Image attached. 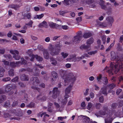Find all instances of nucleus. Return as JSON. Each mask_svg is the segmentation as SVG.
I'll return each instance as SVG.
<instances>
[{
	"mask_svg": "<svg viewBox=\"0 0 123 123\" xmlns=\"http://www.w3.org/2000/svg\"><path fill=\"white\" fill-rule=\"evenodd\" d=\"M96 26L97 27H102L103 26V24L102 23H98V24H96Z\"/></svg>",
	"mask_w": 123,
	"mask_h": 123,
	"instance_id": "nucleus-62",
	"label": "nucleus"
},
{
	"mask_svg": "<svg viewBox=\"0 0 123 123\" xmlns=\"http://www.w3.org/2000/svg\"><path fill=\"white\" fill-rule=\"evenodd\" d=\"M13 85L9 84L6 85L5 87V91L6 92H9L12 88Z\"/></svg>",
	"mask_w": 123,
	"mask_h": 123,
	"instance_id": "nucleus-8",
	"label": "nucleus"
},
{
	"mask_svg": "<svg viewBox=\"0 0 123 123\" xmlns=\"http://www.w3.org/2000/svg\"><path fill=\"white\" fill-rule=\"evenodd\" d=\"M82 32L81 31H79L76 33V36L82 38Z\"/></svg>",
	"mask_w": 123,
	"mask_h": 123,
	"instance_id": "nucleus-42",
	"label": "nucleus"
},
{
	"mask_svg": "<svg viewBox=\"0 0 123 123\" xmlns=\"http://www.w3.org/2000/svg\"><path fill=\"white\" fill-rule=\"evenodd\" d=\"M92 36V34L90 32H86L84 33L83 35V37L84 38H89Z\"/></svg>",
	"mask_w": 123,
	"mask_h": 123,
	"instance_id": "nucleus-19",
	"label": "nucleus"
},
{
	"mask_svg": "<svg viewBox=\"0 0 123 123\" xmlns=\"http://www.w3.org/2000/svg\"><path fill=\"white\" fill-rule=\"evenodd\" d=\"M100 115H105L106 112L104 111L100 110L99 111Z\"/></svg>",
	"mask_w": 123,
	"mask_h": 123,
	"instance_id": "nucleus-51",
	"label": "nucleus"
},
{
	"mask_svg": "<svg viewBox=\"0 0 123 123\" xmlns=\"http://www.w3.org/2000/svg\"><path fill=\"white\" fill-rule=\"evenodd\" d=\"M71 91V88L70 87H69L67 88L65 90V95H68V94Z\"/></svg>",
	"mask_w": 123,
	"mask_h": 123,
	"instance_id": "nucleus-33",
	"label": "nucleus"
},
{
	"mask_svg": "<svg viewBox=\"0 0 123 123\" xmlns=\"http://www.w3.org/2000/svg\"><path fill=\"white\" fill-rule=\"evenodd\" d=\"M11 80V78L9 77H6L3 78L2 80L3 81L7 82L10 81Z\"/></svg>",
	"mask_w": 123,
	"mask_h": 123,
	"instance_id": "nucleus-47",
	"label": "nucleus"
},
{
	"mask_svg": "<svg viewBox=\"0 0 123 123\" xmlns=\"http://www.w3.org/2000/svg\"><path fill=\"white\" fill-rule=\"evenodd\" d=\"M60 46L58 44L56 45L55 48H52L51 49L50 54L52 56L58 55L59 54L60 50Z\"/></svg>",
	"mask_w": 123,
	"mask_h": 123,
	"instance_id": "nucleus-3",
	"label": "nucleus"
},
{
	"mask_svg": "<svg viewBox=\"0 0 123 123\" xmlns=\"http://www.w3.org/2000/svg\"><path fill=\"white\" fill-rule=\"evenodd\" d=\"M20 78L22 80H29V78L27 75L25 74H23L20 75Z\"/></svg>",
	"mask_w": 123,
	"mask_h": 123,
	"instance_id": "nucleus-12",
	"label": "nucleus"
},
{
	"mask_svg": "<svg viewBox=\"0 0 123 123\" xmlns=\"http://www.w3.org/2000/svg\"><path fill=\"white\" fill-rule=\"evenodd\" d=\"M30 80L31 81H33L34 85H36L37 84L38 85L40 83L39 80L37 77H32L31 78Z\"/></svg>",
	"mask_w": 123,
	"mask_h": 123,
	"instance_id": "nucleus-7",
	"label": "nucleus"
},
{
	"mask_svg": "<svg viewBox=\"0 0 123 123\" xmlns=\"http://www.w3.org/2000/svg\"><path fill=\"white\" fill-rule=\"evenodd\" d=\"M102 78L105 80L103 82V84L105 85L107 84L108 83V79L107 77H103Z\"/></svg>",
	"mask_w": 123,
	"mask_h": 123,
	"instance_id": "nucleus-38",
	"label": "nucleus"
},
{
	"mask_svg": "<svg viewBox=\"0 0 123 123\" xmlns=\"http://www.w3.org/2000/svg\"><path fill=\"white\" fill-rule=\"evenodd\" d=\"M23 16L25 17H26L28 19H30L31 18V14L30 13H25L24 14Z\"/></svg>",
	"mask_w": 123,
	"mask_h": 123,
	"instance_id": "nucleus-26",
	"label": "nucleus"
},
{
	"mask_svg": "<svg viewBox=\"0 0 123 123\" xmlns=\"http://www.w3.org/2000/svg\"><path fill=\"white\" fill-rule=\"evenodd\" d=\"M116 86L115 84L114 83H112L109 85V87L110 88V90L112 89L113 88L115 87Z\"/></svg>",
	"mask_w": 123,
	"mask_h": 123,
	"instance_id": "nucleus-37",
	"label": "nucleus"
},
{
	"mask_svg": "<svg viewBox=\"0 0 123 123\" xmlns=\"http://www.w3.org/2000/svg\"><path fill=\"white\" fill-rule=\"evenodd\" d=\"M117 50L119 51H122L123 50V49L122 47V46H121L120 43L117 44Z\"/></svg>",
	"mask_w": 123,
	"mask_h": 123,
	"instance_id": "nucleus-30",
	"label": "nucleus"
},
{
	"mask_svg": "<svg viewBox=\"0 0 123 123\" xmlns=\"http://www.w3.org/2000/svg\"><path fill=\"white\" fill-rule=\"evenodd\" d=\"M33 22L31 20H30L28 24H26V25H28L31 27H32V24L33 23Z\"/></svg>",
	"mask_w": 123,
	"mask_h": 123,
	"instance_id": "nucleus-58",
	"label": "nucleus"
},
{
	"mask_svg": "<svg viewBox=\"0 0 123 123\" xmlns=\"http://www.w3.org/2000/svg\"><path fill=\"white\" fill-rule=\"evenodd\" d=\"M76 19L77 22H80L82 20V17H78L76 18Z\"/></svg>",
	"mask_w": 123,
	"mask_h": 123,
	"instance_id": "nucleus-59",
	"label": "nucleus"
},
{
	"mask_svg": "<svg viewBox=\"0 0 123 123\" xmlns=\"http://www.w3.org/2000/svg\"><path fill=\"white\" fill-rule=\"evenodd\" d=\"M104 97L103 96H101L99 98V101L100 103H102L104 101Z\"/></svg>",
	"mask_w": 123,
	"mask_h": 123,
	"instance_id": "nucleus-55",
	"label": "nucleus"
},
{
	"mask_svg": "<svg viewBox=\"0 0 123 123\" xmlns=\"http://www.w3.org/2000/svg\"><path fill=\"white\" fill-rule=\"evenodd\" d=\"M44 57L45 59H48L49 58V54L47 50H44L43 51Z\"/></svg>",
	"mask_w": 123,
	"mask_h": 123,
	"instance_id": "nucleus-16",
	"label": "nucleus"
},
{
	"mask_svg": "<svg viewBox=\"0 0 123 123\" xmlns=\"http://www.w3.org/2000/svg\"><path fill=\"white\" fill-rule=\"evenodd\" d=\"M10 65L13 68H15L16 66L15 63L14 62H11L10 63Z\"/></svg>",
	"mask_w": 123,
	"mask_h": 123,
	"instance_id": "nucleus-46",
	"label": "nucleus"
},
{
	"mask_svg": "<svg viewBox=\"0 0 123 123\" xmlns=\"http://www.w3.org/2000/svg\"><path fill=\"white\" fill-rule=\"evenodd\" d=\"M59 72L65 83H68L70 82L73 83L76 80V77L72 74H70L67 75V71L62 69L59 70Z\"/></svg>",
	"mask_w": 123,
	"mask_h": 123,
	"instance_id": "nucleus-2",
	"label": "nucleus"
},
{
	"mask_svg": "<svg viewBox=\"0 0 123 123\" xmlns=\"http://www.w3.org/2000/svg\"><path fill=\"white\" fill-rule=\"evenodd\" d=\"M3 56L6 58V60L11 59L12 57L11 55L10 54H4Z\"/></svg>",
	"mask_w": 123,
	"mask_h": 123,
	"instance_id": "nucleus-32",
	"label": "nucleus"
},
{
	"mask_svg": "<svg viewBox=\"0 0 123 123\" xmlns=\"http://www.w3.org/2000/svg\"><path fill=\"white\" fill-rule=\"evenodd\" d=\"M30 71L31 74L35 76H38L39 74V70L36 68H34L32 69H30Z\"/></svg>",
	"mask_w": 123,
	"mask_h": 123,
	"instance_id": "nucleus-6",
	"label": "nucleus"
},
{
	"mask_svg": "<svg viewBox=\"0 0 123 123\" xmlns=\"http://www.w3.org/2000/svg\"><path fill=\"white\" fill-rule=\"evenodd\" d=\"M18 76H16L12 79V81L14 82H18Z\"/></svg>",
	"mask_w": 123,
	"mask_h": 123,
	"instance_id": "nucleus-41",
	"label": "nucleus"
},
{
	"mask_svg": "<svg viewBox=\"0 0 123 123\" xmlns=\"http://www.w3.org/2000/svg\"><path fill=\"white\" fill-rule=\"evenodd\" d=\"M46 113L45 112H43L41 114H40V117H43V115H44V117H43V121L45 122V119L46 118V117L47 116L48 117H49V115L48 114H46Z\"/></svg>",
	"mask_w": 123,
	"mask_h": 123,
	"instance_id": "nucleus-29",
	"label": "nucleus"
},
{
	"mask_svg": "<svg viewBox=\"0 0 123 123\" xmlns=\"http://www.w3.org/2000/svg\"><path fill=\"white\" fill-rule=\"evenodd\" d=\"M10 76H13L14 74V70L12 69H11L8 72Z\"/></svg>",
	"mask_w": 123,
	"mask_h": 123,
	"instance_id": "nucleus-35",
	"label": "nucleus"
},
{
	"mask_svg": "<svg viewBox=\"0 0 123 123\" xmlns=\"http://www.w3.org/2000/svg\"><path fill=\"white\" fill-rule=\"evenodd\" d=\"M5 50L4 49H0V54H4L5 52Z\"/></svg>",
	"mask_w": 123,
	"mask_h": 123,
	"instance_id": "nucleus-56",
	"label": "nucleus"
},
{
	"mask_svg": "<svg viewBox=\"0 0 123 123\" xmlns=\"http://www.w3.org/2000/svg\"><path fill=\"white\" fill-rule=\"evenodd\" d=\"M29 56L30 57H31V58L30 59V60L31 61H32L33 60L34 58H35V55H34L33 54H29Z\"/></svg>",
	"mask_w": 123,
	"mask_h": 123,
	"instance_id": "nucleus-45",
	"label": "nucleus"
},
{
	"mask_svg": "<svg viewBox=\"0 0 123 123\" xmlns=\"http://www.w3.org/2000/svg\"><path fill=\"white\" fill-rule=\"evenodd\" d=\"M51 74L53 78H56L58 77V75L56 72H52Z\"/></svg>",
	"mask_w": 123,
	"mask_h": 123,
	"instance_id": "nucleus-36",
	"label": "nucleus"
},
{
	"mask_svg": "<svg viewBox=\"0 0 123 123\" xmlns=\"http://www.w3.org/2000/svg\"><path fill=\"white\" fill-rule=\"evenodd\" d=\"M94 41L92 37H91L87 41L86 44L89 45H90L93 43Z\"/></svg>",
	"mask_w": 123,
	"mask_h": 123,
	"instance_id": "nucleus-23",
	"label": "nucleus"
},
{
	"mask_svg": "<svg viewBox=\"0 0 123 123\" xmlns=\"http://www.w3.org/2000/svg\"><path fill=\"white\" fill-rule=\"evenodd\" d=\"M68 12H65L64 11H59L60 14L62 16H64L65 14Z\"/></svg>",
	"mask_w": 123,
	"mask_h": 123,
	"instance_id": "nucleus-50",
	"label": "nucleus"
},
{
	"mask_svg": "<svg viewBox=\"0 0 123 123\" xmlns=\"http://www.w3.org/2000/svg\"><path fill=\"white\" fill-rule=\"evenodd\" d=\"M60 93V91L58 89L57 87H54L52 92H50V95H51L52 97L54 99H55L59 96Z\"/></svg>",
	"mask_w": 123,
	"mask_h": 123,
	"instance_id": "nucleus-4",
	"label": "nucleus"
},
{
	"mask_svg": "<svg viewBox=\"0 0 123 123\" xmlns=\"http://www.w3.org/2000/svg\"><path fill=\"white\" fill-rule=\"evenodd\" d=\"M61 55L63 57V58H65L68 55V54L67 53H64L63 52L61 53Z\"/></svg>",
	"mask_w": 123,
	"mask_h": 123,
	"instance_id": "nucleus-48",
	"label": "nucleus"
},
{
	"mask_svg": "<svg viewBox=\"0 0 123 123\" xmlns=\"http://www.w3.org/2000/svg\"><path fill=\"white\" fill-rule=\"evenodd\" d=\"M111 60L113 61L115 59L117 61L116 64L115 65H111V66L110 69L111 71L110 72V74L113 75V73H112V71H114L115 73H117L120 70V68H122L123 63L122 62L123 61V58L122 57L119 58V57L117 56L116 57V54L114 52H112L111 54Z\"/></svg>",
	"mask_w": 123,
	"mask_h": 123,
	"instance_id": "nucleus-1",
	"label": "nucleus"
},
{
	"mask_svg": "<svg viewBox=\"0 0 123 123\" xmlns=\"http://www.w3.org/2000/svg\"><path fill=\"white\" fill-rule=\"evenodd\" d=\"M21 60H22V64H25L26 62L25 60L23 58H21Z\"/></svg>",
	"mask_w": 123,
	"mask_h": 123,
	"instance_id": "nucleus-60",
	"label": "nucleus"
},
{
	"mask_svg": "<svg viewBox=\"0 0 123 123\" xmlns=\"http://www.w3.org/2000/svg\"><path fill=\"white\" fill-rule=\"evenodd\" d=\"M113 120L112 118L111 117H109L105 119V123H111Z\"/></svg>",
	"mask_w": 123,
	"mask_h": 123,
	"instance_id": "nucleus-22",
	"label": "nucleus"
},
{
	"mask_svg": "<svg viewBox=\"0 0 123 123\" xmlns=\"http://www.w3.org/2000/svg\"><path fill=\"white\" fill-rule=\"evenodd\" d=\"M93 2V0H86V3L87 4L90 5L92 4Z\"/></svg>",
	"mask_w": 123,
	"mask_h": 123,
	"instance_id": "nucleus-43",
	"label": "nucleus"
},
{
	"mask_svg": "<svg viewBox=\"0 0 123 123\" xmlns=\"http://www.w3.org/2000/svg\"><path fill=\"white\" fill-rule=\"evenodd\" d=\"M50 62L51 64L55 66V65L57 63V62L55 59L54 58L52 57L50 58Z\"/></svg>",
	"mask_w": 123,
	"mask_h": 123,
	"instance_id": "nucleus-20",
	"label": "nucleus"
},
{
	"mask_svg": "<svg viewBox=\"0 0 123 123\" xmlns=\"http://www.w3.org/2000/svg\"><path fill=\"white\" fill-rule=\"evenodd\" d=\"M101 39H102L103 42V43L105 44V39H106V37H105V36H102L101 37Z\"/></svg>",
	"mask_w": 123,
	"mask_h": 123,
	"instance_id": "nucleus-57",
	"label": "nucleus"
},
{
	"mask_svg": "<svg viewBox=\"0 0 123 123\" xmlns=\"http://www.w3.org/2000/svg\"><path fill=\"white\" fill-rule=\"evenodd\" d=\"M68 27L66 25L62 26V28L64 30H67L68 28Z\"/></svg>",
	"mask_w": 123,
	"mask_h": 123,
	"instance_id": "nucleus-64",
	"label": "nucleus"
},
{
	"mask_svg": "<svg viewBox=\"0 0 123 123\" xmlns=\"http://www.w3.org/2000/svg\"><path fill=\"white\" fill-rule=\"evenodd\" d=\"M118 80L119 82L118 83V84L119 83V82H123V77L122 76H119L118 78Z\"/></svg>",
	"mask_w": 123,
	"mask_h": 123,
	"instance_id": "nucleus-54",
	"label": "nucleus"
},
{
	"mask_svg": "<svg viewBox=\"0 0 123 123\" xmlns=\"http://www.w3.org/2000/svg\"><path fill=\"white\" fill-rule=\"evenodd\" d=\"M100 93L101 94H104L107 95L108 93L107 92V89L105 87H102L100 91Z\"/></svg>",
	"mask_w": 123,
	"mask_h": 123,
	"instance_id": "nucleus-10",
	"label": "nucleus"
},
{
	"mask_svg": "<svg viewBox=\"0 0 123 123\" xmlns=\"http://www.w3.org/2000/svg\"><path fill=\"white\" fill-rule=\"evenodd\" d=\"M101 106V104L99 103H97L95 105V107L97 109H99L100 108Z\"/></svg>",
	"mask_w": 123,
	"mask_h": 123,
	"instance_id": "nucleus-53",
	"label": "nucleus"
},
{
	"mask_svg": "<svg viewBox=\"0 0 123 123\" xmlns=\"http://www.w3.org/2000/svg\"><path fill=\"white\" fill-rule=\"evenodd\" d=\"M93 104L92 103H89L88 104V105L87 106V109L89 110H90Z\"/></svg>",
	"mask_w": 123,
	"mask_h": 123,
	"instance_id": "nucleus-40",
	"label": "nucleus"
},
{
	"mask_svg": "<svg viewBox=\"0 0 123 123\" xmlns=\"http://www.w3.org/2000/svg\"><path fill=\"white\" fill-rule=\"evenodd\" d=\"M80 117H85L83 119L84 123H89L90 121L89 118L86 116L81 115L79 116Z\"/></svg>",
	"mask_w": 123,
	"mask_h": 123,
	"instance_id": "nucleus-9",
	"label": "nucleus"
},
{
	"mask_svg": "<svg viewBox=\"0 0 123 123\" xmlns=\"http://www.w3.org/2000/svg\"><path fill=\"white\" fill-rule=\"evenodd\" d=\"M10 120L15 119L18 120H19L20 118L19 117H11L10 118Z\"/></svg>",
	"mask_w": 123,
	"mask_h": 123,
	"instance_id": "nucleus-61",
	"label": "nucleus"
},
{
	"mask_svg": "<svg viewBox=\"0 0 123 123\" xmlns=\"http://www.w3.org/2000/svg\"><path fill=\"white\" fill-rule=\"evenodd\" d=\"M5 71L4 69L0 66V77H2L4 75V73Z\"/></svg>",
	"mask_w": 123,
	"mask_h": 123,
	"instance_id": "nucleus-27",
	"label": "nucleus"
},
{
	"mask_svg": "<svg viewBox=\"0 0 123 123\" xmlns=\"http://www.w3.org/2000/svg\"><path fill=\"white\" fill-rule=\"evenodd\" d=\"M81 39V38L76 36L74 37V38L73 39L72 41L73 42H76L78 41H80Z\"/></svg>",
	"mask_w": 123,
	"mask_h": 123,
	"instance_id": "nucleus-21",
	"label": "nucleus"
},
{
	"mask_svg": "<svg viewBox=\"0 0 123 123\" xmlns=\"http://www.w3.org/2000/svg\"><path fill=\"white\" fill-rule=\"evenodd\" d=\"M35 105V104L33 102H31L29 105H27V107L32 108L34 107Z\"/></svg>",
	"mask_w": 123,
	"mask_h": 123,
	"instance_id": "nucleus-49",
	"label": "nucleus"
},
{
	"mask_svg": "<svg viewBox=\"0 0 123 123\" xmlns=\"http://www.w3.org/2000/svg\"><path fill=\"white\" fill-rule=\"evenodd\" d=\"M90 46V45H86L85 44H83L80 47V48L81 49H87L89 48Z\"/></svg>",
	"mask_w": 123,
	"mask_h": 123,
	"instance_id": "nucleus-24",
	"label": "nucleus"
},
{
	"mask_svg": "<svg viewBox=\"0 0 123 123\" xmlns=\"http://www.w3.org/2000/svg\"><path fill=\"white\" fill-rule=\"evenodd\" d=\"M32 88L35 90H37L38 92H39L40 91V89L39 88L36 87V86H32L31 87Z\"/></svg>",
	"mask_w": 123,
	"mask_h": 123,
	"instance_id": "nucleus-44",
	"label": "nucleus"
},
{
	"mask_svg": "<svg viewBox=\"0 0 123 123\" xmlns=\"http://www.w3.org/2000/svg\"><path fill=\"white\" fill-rule=\"evenodd\" d=\"M102 77V75L101 74H99V75L97 76V82L98 83L100 84L101 83V81Z\"/></svg>",
	"mask_w": 123,
	"mask_h": 123,
	"instance_id": "nucleus-25",
	"label": "nucleus"
},
{
	"mask_svg": "<svg viewBox=\"0 0 123 123\" xmlns=\"http://www.w3.org/2000/svg\"><path fill=\"white\" fill-rule=\"evenodd\" d=\"M47 22L44 21L40 23L38 25L39 27V28L44 27L45 28H47Z\"/></svg>",
	"mask_w": 123,
	"mask_h": 123,
	"instance_id": "nucleus-13",
	"label": "nucleus"
},
{
	"mask_svg": "<svg viewBox=\"0 0 123 123\" xmlns=\"http://www.w3.org/2000/svg\"><path fill=\"white\" fill-rule=\"evenodd\" d=\"M106 19L109 23L111 24H112L114 21V19L113 18L111 17H108L106 18Z\"/></svg>",
	"mask_w": 123,
	"mask_h": 123,
	"instance_id": "nucleus-18",
	"label": "nucleus"
},
{
	"mask_svg": "<svg viewBox=\"0 0 123 123\" xmlns=\"http://www.w3.org/2000/svg\"><path fill=\"white\" fill-rule=\"evenodd\" d=\"M70 59L71 61L74 62H76V55H70Z\"/></svg>",
	"mask_w": 123,
	"mask_h": 123,
	"instance_id": "nucleus-28",
	"label": "nucleus"
},
{
	"mask_svg": "<svg viewBox=\"0 0 123 123\" xmlns=\"http://www.w3.org/2000/svg\"><path fill=\"white\" fill-rule=\"evenodd\" d=\"M122 91V90L121 89H117L116 92V94L117 95H119L120 93Z\"/></svg>",
	"mask_w": 123,
	"mask_h": 123,
	"instance_id": "nucleus-63",
	"label": "nucleus"
},
{
	"mask_svg": "<svg viewBox=\"0 0 123 123\" xmlns=\"http://www.w3.org/2000/svg\"><path fill=\"white\" fill-rule=\"evenodd\" d=\"M44 16V14H42L40 15H37L36 16H35L34 18L35 19H37V18H38V19H41Z\"/></svg>",
	"mask_w": 123,
	"mask_h": 123,
	"instance_id": "nucleus-34",
	"label": "nucleus"
},
{
	"mask_svg": "<svg viewBox=\"0 0 123 123\" xmlns=\"http://www.w3.org/2000/svg\"><path fill=\"white\" fill-rule=\"evenodd\" d=\"M6 97L4 95H0V103H2L6 99Z\"/></svg>",
	"mask_w": 123,
	"mask_h": 123,
	"instance_id": "nucleus-17",
	"label": "nucleus"
},
{
	"mask_svg": "<svg viewBox=\"0 0 123 123\" xmlns=\"http://www.w3.org/2000/svg\"><path fill=\"white\" fill-rule=\"evenodd\" d=\"M100 2L99 3V4L101 6V8L103 9L106 10L107 9V7L104 4L105 3L104 1L102 0H100Z\"/></svg>",
	"mask_w": 123,
	"mask_h": 123,
	"instance_id": "nucleus-15",
	"label": "nucleus"
},
{
	"mask_svg": "<svg viewBox=\"0 0 123 123\" xmlns=\"http://www.w3.org/2000/svg\"><path fill=\"white\" fill-rule=\"evenodd\" d=\"M10 53L13 55V58L15 60H18L20 58V56L18 55L19 52L17 50H11L10 51Z\"/></svg>",
	"mask_w": 123,
	"mask_h": 123,
	"instance_id": "nucleus-5",
	"label": "nucleus"
},
{
	"mask_svg": "<svg viewBox=\"0 0 123 123\" xmlns=\"http://www.w3.org/2000/svg\"><path fill=\"white\" fill-rule=\"evenodd\" d=\"M68 95H65L64 96V98L63 99L61 102L62 105H65L67 102V98L68 97Z\"/></svg>",
	"mask_w": 123,
	"mask_h": 123,
	"instance_id": "nucleus-14",
	"label": "nucleus"
},
{
	"mask_svg": "<svg viewBox=\"0 0 123 123\" xmlns=\"http://www.w3.org/2000/svg\"><path fill=\"white\" fill-rule=\"evenodd\" d=\"M56 25V24L53 23H52L49 24L50 27L52 28H55Z\"/></svg>",
	"mask_w": 123,
	"mask_h": 123,
	"instance_id": "nucleus-52",
	"label": "nucleus"
},
{
	"mask_svg": "<svg viewBox=\"0 0 123 123\" xmlns=\"http://www.w3.org/2000/svg\"><path fill=\"white\" fill-rule=\"evenodd\" d=\"M20 6L17 5L12 4L9 5L8 7L10 8L13 9L15 10H17L20 7Z\"/></svg>",
	"mask_w": 123,
	"mask_h": 123,
	"instance_id": "nucleus-11",
	"label": "nucleus"
},
{
	"mask_svg": "<svg viewBox=\"0 0 123 123\" xmlns=\"http://www.w3.org/2000/svg\"><path fill=\"white\" fill-rule=\"evenodd\" d=\"M35 58L37 61L39 62L42 61L43 60V58L42 57L38 56L37 55H35Z\"/></svg>",
	"mask_w": 123,
	"mask_h": 123,
	"instance_id": "nucleus-31",
	"label": "nucleus"
},
{
	"mask_svg": "<svg viewBox=\"0 0 123 123\" xmlns=\"http://www.w3.org/2000/svg\"><path fill=\"white\" fill-rule=\"evenodd\" d=\"M10 115L8 113H5L4 115V117L5 118L7 119L8 118L10 117Z\"/></svg>",
	"mask_w": 123,
	"mask_h": 123,
	"instance_id": "nucleus-39",
	"label": "nucleus"
}]
</instances>
